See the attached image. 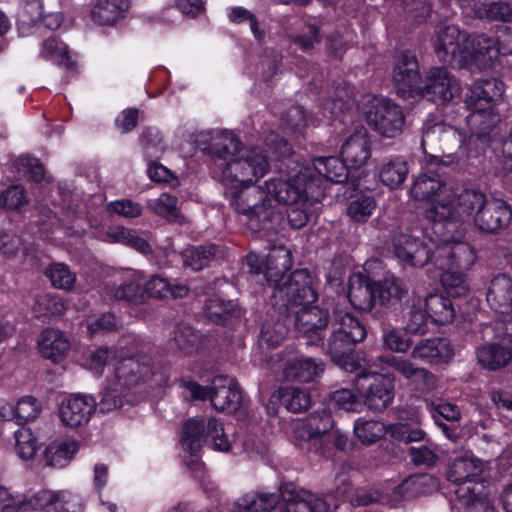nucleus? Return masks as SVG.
<instances>
[{
    "mask_svg": "<svg viewBox=\"0 0 512 512\" xmlns=\"http://www.w3.org/2000/svg\"><path fill=\"white\" fill-rule=\"evenodd\" d=\"M29 200L22 185H11L0 194V208L7 211H20Z\"/></svg>",
    "mask_w": 512,
    "mask_h": 512,
    "instance_id": "0e129e2a",
    "label": "nucleus"
},
{
    "mask_svg": "<svg viewBox=\"0 0 512 512\" xmlns=\"http://www.w3.org/2000/svg\"><path fill=\"white\" fill-rule=\"evenodd\" d=\"M512 219L510 205L501 199L492 198L473 218L475 227L486 234H497L508 227Z\"/></svg>",
    "mask_w": 512,
    "mask_h": 512,
    "instance_id": "ddd939ff",
    "label": "nucleus"
},
{
    "mask_svg": "<svg viewBox=\"0 0 512 512\" xmlns=\"http://www.w3.org/2000/svg\"><path fill=\"white\" fill-rule=\"evenodd\" d=\"M480 18L489 21L509 22L512 20V6L505 2L484 3L478 9Z\"/></svg>",
    "mask_w": 512,
    "mask_h": 512,
    "instance_id": "338daca9",
    "label": "nucleus"
},
{
    "mask_svg": "<svg viewBox=\"0 0 512 512\" xmlns=\"http://www.w3.org/2000/svg\"><path fill=\"white\" fill-rule=\"evenodd\" d=\"M181 443L192 455L205 444L221 452H227L231 447L222 424L215 418H210L207 423L203 418L188 419L182 427Z\"/></svg>",
    "mask_w": 512,
    "mask_h": 512,
    "instance_id": "423d86ee",
    "label": "nucleus"
},
{
    "mask_svg": "<svg viewBox=\"0 0 512 512\" xmlns=\"http://www.w3.org/2000/svg\"><path fill=\"white\" fill-rule=\"evenodd\" d=\"M484 464L481 460L461 456L455 458L447 468V479L454 484H466L469 481H476L482 474Z\"/></svg>",
    "mask_w": 512,
    "mask_h": 512,
    "instance_id": "2f4dec72",
    "label": "nucleus"
},
{
    "mask_svg": "<svg viewBox=\"0 0 512 512\" xmlns=\"http://www.w3.org/2000/svg\"><path fill=\"white\" fill-rule=\"evenodd\" d=\"M465 54H469L475 62L481 66H490L494 58L499 53L505 54L506 51H501V48L497 45V41L484 34L476 36L472 41V51H465Z\"/></svg>",
    "mask_w": 512,
    "mask_h": 512,
    "instance_id": "c03bdc74",
    "label": "nucleus"
},
{
    "mask_svg": "<svg viewBox=\"0 0 512 512\" xmlns=\"http://www.w3.org/2000/svg\"><path fill=\"white\" fill-rule=\"evenodd\" d=\"M376 290V299L386 307L402 306L403 300L408 297L406 286L396 277H386L376 282Z\"/></svg>",
    "mask_w": 512,
    "mask_h": 512,
    "instance_id": "f704fd0d",
    "label": "nucleus"
},
{
    "mask_svg": "<svg viewBox=\"0 0 512 512\" xmlns=\"http://www.w3.org/2000/svg\"><path fill=\"white\" fill-rule=\"evenodd\" d=\"M393 81L397 94L401 97L410 98L418 95L423 81L414 53L405 51L396 57Z\"/></svg>",
    "mask_w": 512,
    "mask_h": 512,
    "instance_id": "9b49d317",
    "label": "nucleus"
},
{
    "mask_svg": "<svg viewBox=\"0 0 512 512\" xmlns=\"http://www.w3.org/2000/svg\"><path fill=\"white\" fill-rule=\"evenodd\" d=\"M130 7L129 0H97L91 10V18L99 25H113L123 19Z\"/></svg>",
    "mask_w": 512,
    "mask_h": 512,
    "instance_id": "473e14b6",
    "label": "nucleus"
},
{
    "mask_svg": "<svg viewBox=\"0 0 512 512\" xmlns=\"http://www.w3.org/2000/svg\"><path fill=\"white\" fill-rule=\"evenodd\" d=\"M11 418L9 421H15L23 425L29 421L35 420L41 412L40 402L33 396H23L15 405L10 404Z\"/></svg>",
    "mask_w": 512,
    "mask_h": 512,
    "instance_id": "603ef678",
    "label": "nucleus"
},
{
    "mask_svg": "<svg viewBox=\"0 0 512 512\" xmlns=\"http://www.w3.org/2000/svg\"><path fill=\"white\" fill-rule=\"evenodd\" d=\"M376 282L362 274H354L349 279L348 299L358 310L371 311L376 301Z\"/></svg>",
    "mask_w": 512,
    "mask_h": 512,
    "instance_id": "b1692460",
    "label": "nucleus"
},
{
    "mask_svg": "<svg viewBox=\"0 0 512 512\" xmlns=\"http://www.w3.org/2000/svg\"><path fill=\"white\" fill-rule=\"evenodd\" d=\"M278 392L281 403L292 413H301L311 404L310 395L304 389L288 386L280 388Z\"/></svg>",
    "mask_w": 512,
    "mask_h": 512,
    "instance_id": "864d4df0",
    "label": "nucleus"
},
{
    "mask_svg": "<svg viewBox=\"0 0 512 512\" xmlns=\"http://www.w3.org/2000/svg\"><path fill=\"white\" fill-rule=\"evenodd\" d=\"M394 375L361 370L354 386L364 398L366 407L374 412L384 411L394 399Z\"/></svg>",
    "mask_w": 512,
    "mask_h": 512,
    "instance_id": "0eeeda50",
    "label": "nucleus"
},
{
    "mask_svg": "<svg viewBox=\"0 0 512 512\" xmlns=\"http://www.w3.org/2000/svg\"><path fill=\"white\" fill-rule=\"evenodd\" d=\"M491 309L500 314L512 312V278L506 274L495 276L487 292Z\"/></svg>",
    "mask_w": 512,
    "mask_h": 512,
    "instance_id": "c85d7f7f",
    "label": "nucleus"
},
{
    "mask_svg": "<svg viewBox=\"0 0 512 512\" xmlns=\"http://www.w3.org/2000/svg\"><path fill=\"white\" fill-rule=\"evenodd\" d=\"M504 83L497 78L480 79L465 93L464 103L470 111L467 124L471 133L467 141L469 154L483 153L490 143V133L500 122L497 107L503 102Z\"/></svg>",
    "mask_w": 512,
    "mask_h": 512,
    "instance_id": "f257e3e1",
    "label": "nucleus"
},
{
    "mask_svg": "<svg viewBox=\"0 0 512 512\" xmlns=\"http://www.w3.org/2000/svg\"><path fill=\"white\" fill-rule=\"evenodd\" d=\"M241 142L229 131H222L212 138L211 155L215 173L228 187L251 183L253 178L262 177L269 164L266 156L258 149H241Z\"/></svg>",
    "mask_w": 512,
    "mask_h": 512,
    "instance_id": "f03ea898",
    "label": "nucleus"
},
{
    "mask_svg": "<svg viewBox=\"0 0 512 512\" xmlns=\"http://www.w3.org/2000/svg\"><path fill=\"white\" fill-rule=\"evenodd\" d=\"M105 294L110 300L123 301L131 306L145 304V291L139 282L130 280L119 286L105 287Z\"/></svg>",
    "mask_w": 512,
    "mask_h": 512,
    "instance_id": "58836bf2",
    "label": "nucleus"
},
{
    "mask_svg": "<svg viewBox=\"0 0 512 512\" xmlns=\"http://www.w3.org/2000/svg\"><path fill=\"white\" fill-rule=\"evenodd\" d=\"M145 291V303L149 298L179 299L184 298L189 293V287L178 282H170L168 279L159 275H152L143 285Z\"/></svg>",
    "mask_w": 512,
    "mask_h": 512,
    "instance_id": "c756f323",
    "label": "nucleus"
},
{
    "mask_svg": "<svg viewBox=\"0 0 512 512\" xmlns=\"http://www.w3.org/2000/svg\"><path fill=\"white\" fill-rule=\"evenodd\" d=\"M45 276L49 278L52 286L57 289L70 291L73 289L76 275L64 263H53L45 270Z\"/></svg>",
    "mask_w": 512,
    "mask_h": 512,
    "instance_id": "052dcab7",
    "label": "nucleus"
},
{
    "mask_svg": "<svg viewBox=\"0 0 512 512\" xmlns=\"http://www.w3.org/2000/svg\"><path fill=\"white\" fill-rule=\"evenodd\" d=\"M292 323L291 315L287 314L285 319H267L261 328L260 340L269 347L278 346L287 336L289 325Z\"/></svg>",
    "mask_w": 512,
    "mask_h": 512,
    "instance_id": "de8ad7c7",
    "label": "nucleus"
},
{
    "mask_svg": "<svg viewBox=\"0 0 512 512\" xmlns=\"http://www.w3.org/2000/svg\"><path fill=\"white\" fill-rule=\"evenodd\" d=\"M446 185V179L438 178L434 174H420L414 181L410 194L415 200H428L435 196Z\"/></svg>",
    "mask_w": 512,
    "mask_h": 512,
    "instance_id": "3c124183",
    "label": "nucleus"
},
{
    "mask_svg": "<svg viewBox=\"0 0 512 512\" xmlns=\"http://www.w3.org/2000/svg\"><path fill=\"white\" fill-rule=\"evenodd\" d=\"M280 501L277 493L250 492L239 498L234 505L235 512H270Z\"/></svg>",
    "mask_w": 512,
    "mask_h": 512,
    "instance_id": "c9c22d12",
    "label": "nucleus"
},
{
    "mask_svg": "<svg viewBox=\"0 0 512 512\" xmlns=\"http://www.w3.org/2000/svg\"><path fill=\"white\" fill-rule=\"evenodd\" d=\"M368 125L381 136L395 138L403 132L405 116L402 107L387 98H373L364 107Z\"/></svg>",
    "mask_w": 512,
    "mask_h": 512,
    "instance_id": "6e6552de",
    "label": "nucleus"
},
{
    "mask_svg": "<svg viewBox=\"0 0 512 512\" xmlns=\"http://www.w3.org/2000/svg\"><path fill=\"white\" fill-rule=\"evenodd\" d=\"M296 330L307 338V344L319 346L324 343V333L329 323L327 310L306 304L291 315Z\"/></svg>",
    "mask_w": 512,
    "mask_h": 512,
    "instance_id": "9d476101",
    "label": "nucleus"
},
{
    "mask_svg": "<svg viewBox=\"0 0 512 512\" xmlns=\"http://www.w3.org/2000/svg\"><path fill=\"white\" fill-rule=\"evenodd\" d=\"M68 493L41 490L26 500L27 507L43 510L45 512H69L65 507L68 504Z\"/></svg>",
    "mask_w": 512,
    "mask_h": 512,
    "instance_id": "4c0bfd02",
    "label": "nucleus"
},
{
    "mask_svg": "<svg viewBox=\"0 0 512 512\" xmlns=\"http://www.w3.org/2000/svg\"><path fill=\"white\" fill-rule=\"evenodd\" d=\"M317 299L313 287V278L308 269H296L281 283L277 284L271 294L275 308L285 312L297 306L312 304Z\"/></svg>",
    "mask_w": 512,
    "mask_h": 512,
    "instance_id": "39448f33",
    "label": "nucleus"
},
{
    "mask_svg": "<svg viewBox=\"0 0 512 512\" xmlns=\"http://www.w3.org/2000/svg\"><path fill=\"white\" fill-rule=\"evenodd\" d=\"M462 143V136L458 130L444 123H435L423 129L421 146L431 149H441L443 152L450 151Z\"/></svg>",
    "mask_w": 512,
    "mask_h": 512,
    "instance_id": "412c9836",
    "label": "nucleus"
},
{
    "mask_svg": "<svg viewBox=\"0 0 512 512\" xmlns=\"http://www.w3.org/2000/svg\"><path fill=\"white\" fill-rule=\"evenodd\" d=\"M78 449L79 445L74 440L50 444L44 452V465L57 468L64 467Z\"/></svg>",
    "mask_w": 512,
    "mask_h": 512,
    "instance_id": "49530a36",
    "label": "nucleus"
},
{
    "mask_svg": "<svg viewBox=\"0 0 512 512\" xmlns=\"http://www.w3.org/2000/svg\"><path fill=\"white\" fill-rule=\"evenodd\" d=\"M200 345L199 333L189 325L177 326L169 339L171 350L184 355H191Z\"/></svg>",
    "mask_w": 512,
    "mask_h": 512,
    "instance_id": "37998d69",
    "label": "nucleus"
},
{
    "mask_svg": "<svg viewBox=\"0 0 512 512\" xmlns=\"http://www.w3.org/2000/svg\"><path fill=\"white\" fill-rule=\"evenodd\" d=\"M18 172L23 173L34 182L44 179L45 169L43 164L35 157L22 155L15 161Z\"/></svg>",
    "mask_w": 512,
    "mask_h": 512,
    "instance_id": "774afa93",
    "label": "nucleus"
},
{
    "mask_svg": "<svg viewBox=\"0 0 512 512\" xmlns=\"http://www.w3.org/2000/svg\"><path fill=\"white\" fill-rule=\"evenodd\" d=\"M181 386L189 392L186 398L204 400L209 397L213 408L220 412L231 414L242 405V391L238 382L227 375L215 376L209 388L188 380H182Z\"/></svg>",
    "mask_w": 512,
    "mask_h": 512,
    "instance_id": "20e7f679",
    "label": "nucleus"
},
{
    "mask_svg": "<svg viewBox=\"0 0 512 512\" xmlns=\"http://www.w3.org/2000/svg\"><path fill=\"white\" fill-rule=\"evenodd\" d=\"M475 260L473 248L466 242L444 241L435 247L434 265L445 270L441 283L449 296L461 297L468 292L469 285L463 270L469 269Z\"/></svg>",
    "mask_w": 512,
    "mask_h": 512,
    "instance_id": "7ed1b4c3",
    "label": "nucleus"
},
{
    "mask_svg": "<svg viewBox=\"0 0 512 512\" xmlns=\"http://www.w3.org/2000/svg\"><path fill=\"white\" fill-rule=\"evenodd\" d=\"M476 357L481 368L500 371L512 362V347L497 342L483 343L477 347Z\"/></svg>",
    "mask_w": 512,
    "mask_h": 512,
    "instance_id": "5701e85b",
    "label": "nucleus"
},
{
    "mask_svg": "<svg viewBox=\"0 0 512 512\" xmlns=\"http://www.w3.org/2000/svg\"><path fill=\"white\" fill-rule=\"evenodd\" d=\"M283 222V213L271 204L270 198L247 216V226L254 232L277 233Z\"/></svg>",
    "mask_w": 512,
    "mask_h": 512,
    "instance_id": "393cba45",
    "label": "nucleus"
},
{
    "mask_svg": "<svg viewBox=\"0 0 512 512\" xmlns=\"http://www.w3.org/2000/svg\"><path fill=\"white\" fill-rule=\"evenodd\" d=\"M341 155L344 161L355 167H360L367 162L370 157V145L363 127L356 129L342 145Z\"/></svg>",
    "mask_w": 512,
    "mask_h": 512,
    "instance_id": "7c9ffc66",
    "label": "nucleus"
},
{
    "mask_svg": "<svg viewBox=\"0 0 512 512\" xmlns=\"http://www.w3.org/2000/svg\"><path fill=\"white\" fill-rule=\"evenodd\" d=\"M460 93V82L447 68L432 67L428 71L425 84L421 86L418 95L436 104H446L458 97Z\"/></svg>",
    "mask_w": 512,
    "mask_h": 512,
    "instance_id": "1a4fd4ad",
    "label": "nucleus"
},
{
    "mask_svg": "<svg viewBox=\"0 0 512 512\" xmlns=\"http://www.w3.org/2000/svg\"><path fill=\"white\" fill-rule=\"evenodd\" d=\"M41 56L54 58L57 63L69 71L75 70V62L68 54L67 46L59 43L55 38H48L42 44Z\"/></svg>",
    "mask_w": 512,
    "mask_h": 512,
    "instance_id": "e2e57ef3",
    "label": "nucleus"
},
{
    "mask_svg": "<svg viewBox=\"0 0 512 512\" xmlns=\"http://www.w3.org/2000/svg\"><path fill=\"white\" fill-rule=\"evenodd\" d=\"M408 173L406 161L402 157L396 156L383 164L380 170V179L384 185L395 189L404 183Z\"/></svg>",
    "mask_w": 512,
    "mask_h": 512,
    "instance_id": "8fccbe9b",
    "label": "nucleus"
},
{
    "mask_svg": "<svg viewBox=\"0 0 512 512\" xmlns=\"http://www.w3.org/2000/svg\"><path fill=\"white\" fill-rule=\"evenodd\" d=\"M219 248L213 244L192 246L181 253L183 265L194 271L208 267L216 260Z\"/></svg>",
    "mask_w": 512,
    "mask_h": 512,
    "instance_id": "79ce46f5",
    "label": "nucleus"
},
{
    "mask_svg": "<svg viewBox=\"0 0 512 512\" xmlns=\"http://www.w3.org/2000/svg\"><path fill=\"white\" fill-rule=\"evenodd\" d=\"M94 398L86 395H73L61 403L59 413L62 423L69 427H78L88 423L96 410Z\"/></svg>",
    "mask_w": 512,
    "mask_h": 512,
    "instance_id": "a211bd4d",
    "label": "nucleus"
},
{
    "mask_svg": "<svg viewBox=\"0 0 512 512\" xmlns=\"http://www.w3.org/2000/svg\"><path fill=\"white\" fill-rule=\"evenodd\" d=\"M454 356V350L448 339L433 337L418 341L412 351L411 357L425 363H448Z\"/></svg>",
    "mask_w": 512,
    "mask_h": 512,
    "instance_id": "6ab92c4d",
    "label": "nucleus"
},
{
    "mask_svg": "<svg viewBox=\"0 0 512 512\" xmlns=\"http://www.w3.org/2000/svg\"><path fill=\"white\" fill-rule=\"evenodd\" d=\"M305 175L296 174L289 179L273 178L265 182L268 192V198L272 197L277 202L286 205H296L304 203L303 195L305 189L303 187Z\"/></svg>",
    "mask_w": 512,
    "mask_h": 512,
    "instance_id": "f3484780",
    "label": "nucleus"
},
{
    "mask_svg": "<svg viewBox=\"0 0 512 512\" xmlns=\"http://www.w3.org/2000/svg\"><path fill=\"white\" fill-rule=\"evenodd\" d=\"M376 203L373 197L360 194L356 195L348 204L347 215L357 223H363L371 216Z\"/></svg>",
    "mask_w": 512,
    "mask_h": 512,
    "instance_id": "680f3d73",
    "label": "nucleus"
},
{
    "mask_svg": "<svg viewBox=\"0 0 512 512\" xmlns=\"http://www.w3.org/2000/svg\"><path fill=\"white\" fill-rule=\"evenodd\" d=\"M69 342L60 330L45 329L38 340L39 352L44 358L59 362L69 349Z\"/></svg>",
    "mask_w": 512,
    "mask_h": 512,
    "instance_id": "72a5a7b5",
    "label": "nucleus"
},
{
    "mask_svg": "<svg viewBox=\"0 0 512 512\" xmlns=\"http://www.w3.org/2000/svg\"><path fill=\"white\" fill-rule=\"evenodd\" d=\"M464 39L458 27L447 25L440 28L433 40L434 52L440 62L445 64H456L459 68L467 65L462 61L465 55L460 48V42Z\"/></svg>",
    "mask_w": 512,
    "mask_h": 512,
    "instance_id": "f8f14e48",
    "label": "nucleus"
},
{
    "mask_svg": "<svg viewBox=\"0 0 512 512\" xmlns=\"http://www.w3.org/2000/svg\"><path fill=\"white\" fill-rule=\"evenodd\" d=\"M325 371V363L320 359L302 357L287 362L283 376L287 381L308 383L314 381Z\"/></svg>",
    "mask_w": 512,
    "mask_h": 512,
    "instance_id": "a878e982",
    "label": "nucleus"
},
{
    "mask_svg": "<svg viewBox=\"0 0 512 512\" xmlns=\"http://www.w3.org/2000/svg\"><path fill=\"white\" fill-rule=\"evenodd\" d=\"M66 310L63 299L54 294L38 295L33 304V311L38 318L47 316H60Z\"/></svg>",
    "mask_w": 512,
    "mask_h": 512,
    "instance_id": "4d7b16f0",
    "label": "nucleus"
},
{
    "mask_svg": "<svg viewBox=\"0 0 512 512\" xmlns=\"http://www.w3.org/2000/svg\"><path fill=\"white\" fill-rule=\"evenodd\" d=\"M488 200L482 191L475 188H464L456 199L459 211L467 216H473V218L476 217V214L480 212Z\"/></svg>",
    "mask_w": 512,
    "mask_h": 512,
    "instance_id": "5fc2aeb1",
    "label": "nucleus"
},
{
    "mask_svg": "<svg viewBox=\"0 0 512 512\" xmlns=\"http://www.w3.org/2000/svg\"><path fill=\"white\" fill-rule=\"evenodd\" d=\"M236 305L233 301H226L218 296H213L205 304V315L215 324H225L228 317L235 312Z\"/></svg>",
    "mask_w": 512,
    "mask_h": 512,
    "instance_id": "bf43d9fd",
    "label": "nucleus"
},
{
    "mask_svg": "<svg viewBox=\"0 0 512 512\" xmlns=\"http://www.w3.org/2000/svg\"><path fill=\"white\" fill-rule=\"evenodd\" d=\"M354 433L362 444L371 445L388 433V427L379 421L358 419L354 424Z\"/></svg>",
    "mask_w": 512,
    "mask_h": 512,
    "instance_id": "6e6d98bb",
    "label": "nucleus"
},
{
    "mask_svg": "<svg viewBox=\"0 0 512 512\" xmlns=\"http://www.w3.org/2000/svg\"><path fill=\"white\" fill-rule=\"evenodd\" d=\"M427 314L434 323L445 325L455 317L452 301L442 294H429L424 301Z\"/></svg>",
    "mask_w": 512,
    "mask_h": 512,
    "instance_id": "a19ab883",
    "label": "nucleus"
},
{
    "mask_svg": "<svg viewBox=\"0 0 512 512\" xmlns=\"http://www.w3.org/2000/svg\"><path fill=\"white\" fill-rule=\"evenodd\" d=\"M153 374L152 358L148 355L137 354L122 359L116 368V377L124 386H134Z\"/></svg>",
    "mask_w": 512,
    "mask_h": 512,
    "instance_id": "aec40b11",
    "label": "nucleus"
},
{
    "mask_svg": "<svg viewBox=\"0 0 512 512\" xmlns=\"http://www.w3.org/2000/svg\"><path fill=\"white\" fill-rule=\"evenodd\" d=\"M332 329L343 334V337H349L357 343L364 340L367 334L360 320L344 311H336L334 313Z\"/></svg>",
    "mask_w": 512,
    "mask_h": 512,
    "instance_id": "a18cd8bd",
    "label": "nucleus"
},
{
    "mask_svg": "<svg viewBox=\"0 0 512 512\" xmlns=\"http://www.w3.org/2000/svg\"><path fill=\"white\" fill-rule=\"evenodd\" d=\"M298 175H305L306 179L304 181V202L311 198L312 200H318L324 196L325 185L328 180L320 176L319 174L315 175L310 168H305L300 170Z\"/></svg>",
    "mask_w": 512,
    "mask_h": 512,
    "instance_id": "69168bd1",
    "label": "nucleus"
},
{
    "mask_svg": "<svg viewBox=\"0 0 512 512\" xmlns=\"http://www.w3.org/2000/svg\"><path fill=\"white\" fill-rule=\"evenodd\" d=\"M458 487L455 493L466 508L467 512H489L488 501L482 494L481 484L476 481H469L466 484H456Z\"/></svg>",
    "mask_w": 512,
    "mask_h": 512,
    "instance_id": "e433bc0d",
    "label": "nucleus"
},
{
    "mask_svg": "<svg viewBox=\"0 0 512 512\" xmlns=\"http://www.w3.org/2000/svg\"><path fill=\"white\" fill-rule=\"evenodd\" d=\"M225 195L235 211L246 217L268 200L267 189L252 183L227 187Z\"/></svg>",
    "mask_w": 512,
    "mask_h": 512,
    "instance_id": "2eb2a0df",
    "label": "nucleus"
},
{
    "mask_svg": "<svg viewBox=\"0 0 512 512\" xmlns=\"http://www.w3.org/2000/svg\"><path fill=\"white\" fill-rule=\"evenodd\" d=\"M332 427L333 419L330 413L324 410L314 412L301 423V427L297 431V437L307 442V449H313L316 453H319L323 439L327 437L326 435Z\"/></svg>",
    "mask_w": 512,
    "mask_h": 512,
    "instance_id": "dca6fc26",
    "label": "nucleus"
},
{
    "mask_svg": "<svg viewBox=\"0 0 512 512\" xmlns=\"http://www.w3.org/2000/svg\"><path fill=\"white\" fill-rule=\"evenodd\" d=\"M387 364L423 391L429 392L436 387V376L425 368L415 366L409 359L392 356L387 359Z\"/></svg>",
    "mask_w": 512,
    "mask_h": 512,
    "instance_id": "cd10ccee",
    "label": "nucleus"
},
{
    "mask_svg": "<svg viewBox=\"0 0 512 512\" xmlns=\"http://www.w3.org/2000/svg\"><path fill=\"white\" fill-rule=\"evenodd\" d=\"M395 256L413 267L434 263V252L423 240L407 234H400L393 240Z\"/></svg>",
    "mask_w": 512,
    "mask_h": 512,
    "instance_id": "4468645a",
    "label": "nucleus"
},
{
    "mask_svg": "<svg viewBox=\"0 0 512 512\" xmlns=\"http://www.w3.org/2000/svg\"><path fill=\"white\" fill-rule=\"evenodd\" d=\"M356 343V341L349 337H343V334L332 329L327 342L326 354L329 355L331 360L341 369L352 373L358 369V363L352 354L353 346Z\"/></svg>",
    "mask_w": 512,
    "mask_h": 512,
    "instance_id": "4be33fe9",
    "label": "nucleus"
},
{
    "mask_svg": "<svg viewBox=\"0 0 512 512\" xmlns=\"http://www.w3.org/2000/svg\"><path fill=\"white\" fill-rule=\"evenodd\" d=\"M291 266L290 250L283 246L273 247L269 251L264 265V277L267 283L274 289L277 284H281L287 278L285 274Z\"/></svg>",
    "mask_w": 512,
    "mask_h": 512,
    "instance_id": "bb28decb",
    "label": "nucleus"
},
{
    "mask_svg": "<svg viewBox=\"0 0 512 512\" xmlns=\"http://www.w3.org/2000/svg\"><path fill=\"white\" fill-rule=\"evenodd\" d=\"M326 502L312 494L306 497L295 496L285 500L281 512H326Z\"/></svg>",
    "mask_w": 512,
    "mask_h": 512,
    "instance_id": "13d9d810",
    "label": "nucleus"
},
{
    "mask_svg": "<svg viewBox=\"0 0 512 512\" xmlns=\"http://www.w3.org/2000/svg\"><path fill=\"white\" fill-rule=\"evenodd\" d=\"M407 322L405 330L411 334H424L427 331V322L429 315L426 310H422V300L420 297L413 296L406 299Z\"/></svg>",
    "mask_w": 512,
    "mask_h": 512,
    "instance_id": "09e8293b",
    "label": "nucleus"
},
{
    "mask_svg": "<svg viewBox=\"0 0 512 512\" xmlns=\"http://www.w3.org/2000/svg\"><path fill=\"white\" fill-rule=\"evenodd\" d=\"M317 174L332 183H343L348 179V169L344 160L335 156H320L313 160Z\"/></svg>",
    "mask_w": 512,
    "mask_h": 512,
    "instance_id": "ea45409f",
    "label": "nucleus"
}]
</instances>
